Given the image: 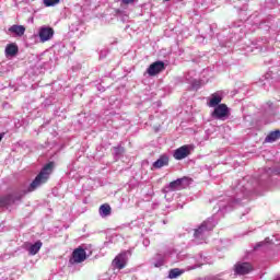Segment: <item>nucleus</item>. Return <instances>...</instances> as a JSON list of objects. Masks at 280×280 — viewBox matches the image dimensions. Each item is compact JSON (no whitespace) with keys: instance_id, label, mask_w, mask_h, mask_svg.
I'll return each mask as SVG.
<instances>
[{"instance_id":"39448f33","label":"nucleus","mask_w":280,"mask_h":280,"mask_svg":"<svg viewBox=\"0 0 280 280\" xmlns=\"http://www.w3.org/2000/svg\"><path fill=\"white\" fill-rule=\"evenodd\" d=\"M126 264H128L126 252L118 254L112 261V266L117 270H124V268H126Z\"/></svg>"},{"instance_id":"ddd939ff","label":"nucleus","mask_w":280,"mask_h":280,"mask_svg":"<svg viewBox=\"0 0 280 280\" xmlns=\"http://www.w3.org/2000/svg\"><path fill=\"white\" fill-rule=\"evenodd\" d=\"M278 139H280V130H275L271 131L266 138H265V143H275V141H277Z\"/></svg>"},{"instance_id":"0eeeda50","label":"nucleus","mask_w":280,"mask_h":280,"mask_svg":"<svg viewBox=\"0 0 280 280\" xmlns=\"http://www.w3.org/2000/svg\"><path fill=\"white\" fill-rule=\"evenodd\" d=\"M212 117H215L217 119L229 117V106H226V104L218 105L212 113Z\"/></svg>"},{"instance_id":"a211bd4d","label":"nucleus","mask_w":280,"mask_h":280,"mask_svg":"<svg viewBox=\"0 0 280 280\" xmlns=\"http://www.w3.org/2000/svg\"><path fill=\"white\" fill-rule=\"evenodd\" d=\"M180 275H183V270L174 268L170 270L168 277L170 279H177V277H180Z\"/></svg>"},{"instance_id":"6ab92c4d","label":"nucleus","mask_w":280,"mask_h":280,"mask_svg":"<svg viewBox=\"0 0 280 280\" xmlns=\"http://www.w3.org/2000/svg\"><path fill=\"white\" fill-rule=\"evenodd\" d=\"M206 230H207V226L205 225L199 226L197 230H195V237H200V235H202Z\"/></svg>"},{"instance_id":"6e6552de","label":"nucleus","mask_w":280,"mask_h":280,"mask_svg":"<svg viewBox=\"0 0 280 280\" xmlns=\"http://www.w3.org/2000/svg\"><path fill=\"white\" fill-rule=\"evenodd\" d=\"M234 272L236 275H248L253 272V265L250 262H237L234 267Z\"/></svg>"},{"instance_id":"7ed1b4c3","label":"nucleus","mask_w":280,"mask_h":280,"mask_svg":"<svg viewBox=\"0 0 280 280\" xmlns=\"http://www.w3.org/2000/svg\"><path fill=\"white\" fill-rule=\"evenodd\" d=\"M23 198L21 192H13L11 195L2 196L0 198V207H10Z\"/></svg>"},{"instance_id":"f03ea898","label":"nucleus","mask_w":280,"mask_h":280,"mask_svg":"<svg viewBox=\"0 0 280 280\" xmlns=\"http://www.w3.org/2000/svg\"><path fill=\"white\" fill-rule=\"evenodd\" d=\"M82 261H86V250L82 247L75 248L72 252V257L69 259V264L73 266L74 264H82Z\"/></svg>"},{"instance_id":"f257e3e1","label":"nucleus","mask_w":280,"mask_h":280,"mask_svg":"<svg viewBox=\"0 0 280 280\" xmlns=\"http://www.w3.org/2000/svg\"><path fill=\"white\" fill-rule=\"evenodd\" d=\"M51 172H54V162L47 163L39 172V174L34 178L28 187V191H36L40 185H45L47 180H49V176H51Z\"/></svg>"},{"instance_id":"4be33fe9","label":"nucleus","mask_w":280,"mask_h":280,"mask_svg":"<svg viewBox=\"0 0 280 280\" xmlns=\"http://www.w3.org/2000/svg\"><path fill=\"white\" fill-rule=\"evenodd\" d=\"M3 139V133H0V141H2Z\"/></svg>"},{"instance_id":"9d476101","label":"nucleus","mask_w":280,"mask_h":280,"mask_svg":"<svg viewBox=\"0 0 280 280\" xmlns=\"http://www.w3.org/2000/svg\"><path fill=\"white\" fill-rule=\"evenodd\" d=\"M167 165H170V158H167V155H161L160 159L153 163V167L155 170H161V167H165Z\"/></svg>"},{"instance_id":"4468645a","label":"nucleus","mask_w":280,"mask_h":280,"mask_svg":"<svg viewBox=\"0 0 280 280\" xmlns=\"http://www.w3.org/2000/svg\"><path fill=\"white\" fill-rule=\"evenodd\" d=\"M5 56L14 57L16 54H19V46L16 44H9L5 47Z\"/></svg>"},{"instance_id":"5701e85b","label":"nucleus","mask_w":280,"mask_h":280,"mask_svg":"<svg viewBox=\"0 0 280 280\" xmlns=\"http://www.w3.org/2000/svg\"><path fill=\"white\" fill-rule=\"evenodd\" d=\"M164 1H170V0H164Z\"/></svg>"},{"instance_id":"aec40b11","label":"nucleus","mask_w":280,"mask_h":280,"mask_svg":"<svg viewBox=\"0 0 280 280\" xmlns=\"http://www.w3.org/2000/svg\"><path fill=\"white\" fill-rule=\"evenodd\" d=\"M60 3V0H44V5H46V8H51V5H56Z\"/></svg>"},{"instance_id":"423d86ee","label":"nucleus","mask_w":280,"mask_h":280,"mask_svg":"<svg viewBox=\"0 0 280 280\" xmlns=\"http://www.w3.org/2000/svg\"><path fill=\"white\" fill-rule=\"evenodd\" d=\"M40 43H47V40H51L54 38V28L51 27H40L38 32Z\"/></svg>"},{"instance_id":"dca6fc26","label":"nucleus","mask_w":280,"mask_h":280,"mask_svg":"<svg viewBox=\"0 0 280 280\" xmlns=\"http://www.w3.org/2000/svg\"><path fill=\"white\" fill-rule=\"evenodd\" d=\"M9 32L16 34V36H23L25 34V26L23 25H13L9 28Z\"/></svg>"},{"instance_id":"f3484780","label":"nucleus","mask_w":280,"mask_h":280,"mask_svg":"<svg viewBox=\"0 0 280 280\" xmlns=\"http://www.w3.org/2000/svg\"><path fill=\"white\" fill-rule=\"evenodd\" d=\"M40 248H43V242L37 241L35 244L31 245L28 253L30 255H38Z\"/></svg>"},{"instance_id":"412c9836","label":"nucleus","mask_w":280,"mask_h":280,"mask_svg":"<svg viewBox=\"0 0 280 280\" xmlns=\"http://www.w3.org/2000/svg\"><path fill=\"white\" fill-rule=\"evenodd\" d=\"M125 5H130V3H135V0H122Z\"/></svg>"},{"instance_id":"2eb2a0df","label":"nucleus","mask_w":280,"mask_h":280,"mask_svg":"<svg viewBox=\"0 0 280 280\" xmlns=\"http://www.w3.org/2000/svg\"><path fill=\"white\" fill-rule=\"evenodd\" d=\"M222 102V96L218 95V94H212L210 102L208 103V106L210 108H215L217 106H220Z\"/></svg>"},{"instance_id":"1a4fd4ad","label":"nucleus","mask_w":280,"mask_h":280,"mask_svg":"<svg viewBox=\"0 0 280 280\" xmlns=\"http://www.w3.org/2000/svg\"><path fill=\"white\" fill-rule=\"evenodd\" d=\"M189 154H191V151L189 150V145H183L175 150L174 159H176V161H183V159H187Z\"/></svg>"},{"instance_id":"f8f14e48","label":"nucleus","mask_w":280,"mask_h":280,"mask_svg":"<svg viewBox=\"0 0 280 280\" xmlns=\"http://www.w3.org/2000/svg\"><path fill=\"white\" fill-rule=\"evenodd\" d=\"M98 213L102 218H108L113 213V208L108 203H103L98 209Z\"/></svg>"},{"instance_id":"9b49d317","label":"nucleus","mask_w":280,"mask_h":280,"mask_svg":"<svg viewBox=\"0 0 280 280\" xmlns=\"http://www.w3.org/2000/svg\"><path fill=\"white\" fill-rule=\"evenodd\" d=\"M185 180H187V177L178 178L176 180L171 182L168 185L170 191H176V189H182L183 183H185Z\"/></svg>"},{"instance_id":"20e7f679","label":"nucleus","mask_w":280,"mask_h":280,"mask_svg":"<svg viewBox=\"0 0 280 280\" xmlns=\"http://www.w3.org/2000/svg\"><path fill=\"white\" fill-rule=\"evenodd\" d=\"M162 71H165V62L163 61H155L147 69L148 75L151 77L159 75V73H162Z\"/></svg>"}]
</instances>
